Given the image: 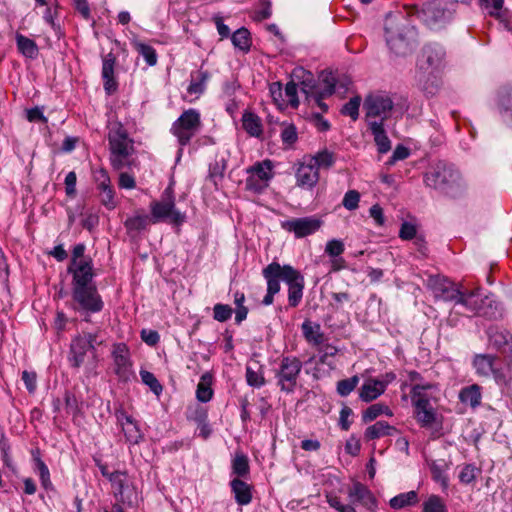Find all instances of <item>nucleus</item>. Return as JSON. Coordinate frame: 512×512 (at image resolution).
I'll return each mask as SVG.
<instances>
[{
	"mask_svg": "<svg viewBox=\"0 0 512 512\" xmlns=\"http://www.w3.org/2000/svg\"><path fill=\"white\" fill-rule=\"evenodd\" d=\"M393 107L394 102L388 95L373 94L367 96L363 104L367 123L378 121L383 124L390 117Z\"/></svg>",
	"mask_w": 512,
	"mask_h": 512,
	"instance_id": "nucleus-7",
	"label": "nucleus"
},
{
	"mask_svg": "<svg viewBox=\"0 0 512 512\" xmlns=\"http://www.w3.org/2000/svg\"><path fill=\"white\" fill-rule=\"evenodd\" d=\"M399 236L403 240H411L416 236V227L408 222L401 225Z\"/></svg>",
	"mask_w": 512,
	"mask_h": 512,
	"instance_id": "nucleus-62",
	"label": "nucleus"
},
{
	"mask_svg": "<svg viewBox=\"0 0 512 512\" xmlns=\"http://www.w3.org/2000/svg\"><path fill=\"white\" fill-rule=\"evenodd\" d=\"M246 380L250 386L254 387H261L265 383L262 373L254 371L250 367L246 369Z\"/></svg>",
	"mask_w": 512,
	"mask_h": 512,
	"instance_id": "nucleus-58",
	"label": "nucleus"
},
{
	"mask_svg": "<svg viewBox=\"0 0 512 512\" xmlns=\"http://www.w3.org/2000/svg\"><path fill=\"white\" fill-rule=\"evenodd\" d=\"M424 183L451 197L458 196L466 187L461 174L452 165L442 161L431 166L424 174Z\"/></svg>",
	"mask_w": 512,
	"mask_h": 512,
	"instance_id": "nucleus-2",
	"label": "nucleus"
},
{
	"mask_svg": "<svg viewBox=\"0 0 512 512\" xmlns=\"http://www.w3.org/2000/svg\"><path fill=\"white\" fill-rule=\"evenodd\" d=\"M381 414L392 415L390 409L387 406L377 403L369 406L364 411L362 418L364 422H370L376 419Z\"/></svg>",
	"mask_w": 512,
	"mask_h": 512,
	"instance_id": "nucleus-47",
	"label": "nucleus"
},
{
	"mask_svg": "<svg viewBox=\"0 0 512 512\" xmlns=\"http://www.w3.org/2000/svg\"><path fill=\"white\" fill-rule=\"evenodd\" d=\"M141 339L149 346H154L159 341V334L156 330L143 328L141 330Z\"/></svg>",
	"mask_w": 512,
	"mask_h": 512,
	"instance_id": "nucleus-61",
	"label": "nucleus"
},
{
	"mask_svg": "<svg viewBox=\"0 0 512 512\" xmlns=\"http://www.w3.org/2000/svg\"><path fill=\"white\" fill-rule=\"evenodd\" d=\"M445 51L439 44H428L426 45L421 54L419 60L420 68L425 70H437L440 69L445 62Z\"/></svg>",
	"mask_w": 512,
	"mask_h": 512,
	"instance_id": "nucleus-17",
	"label": "nucleus"
},
{
	"mask_svg": "<svg viewBox=\"0 0 512 512\" xmlns=\"http://www.w3.org/2000/svg\"><path fill=\"white\" fill-rule=\"evenodd\" d=\"M233 313L232 308L226 304H216L213 307V318L219 322H225L231 318Z\"/></svg>",
	"mask_w": 512,
	"mask_h": 512,
	"instance_id": "nucleus-54",
	"label": "nucleus"
},
{
	"mask_svg": "<svg viewBox=\"0 0 512 512\" xmlns=\"http://www.w3.org/2000/svg\"><path fill=\"white\" fill-rule=\"evenodd\" d=\"M114 66H115V57L109 53L103 59L102 65V77L104 79V88L108 94L113 93L117 84L114 80Z\"/></svg>",
	"mask_w": 512,
	"mask_h": 512,
	"instance_id": "nucleus-26",
	"label": "nucleus"
},
{
	"mask_svg": "<svg viewBox=\"0 0 512 512\" xmlns=\"http://www.w3.org/2000/svg\"><path fill=\"white\" fill-rule=\"evenodd\" d=\"M385 382L380 379L368 378L359 389V397L364 402H371L385 392Z\"/></svg>",
	"mask_w": 512,
	"mask_h": 512,
	"instance_id": "nucleus-23",
	"label": "nucleus"
},
{
	"mask_svg": "<svg viewBox=\"0 0 512 512\" xmlns=\"http://www.w3.org/2000/svg\"><path fill=\"white\" fill-rule=\"evenodd\" d=\"M16 44L19 52L30 59H35L38 56V46L34 40L22 35L16 34Z\"/></svg>",
	"mask_w": 512,
	"mask_h": 512,
	"instance_id": "nucleus-33",
	"label": "nucleus"
},
{
	"mask_svg": "<svg viewBox=\"0 0 512 512\" xmlns=\"http://www.w3.org/2000/svg\"><path fill=\"white\" fill-rule=\"evenodd\" d=\"M77 176L75 172H69L65 177V189L68 196H74L76 193Z\"/></svg>",
	"mask_w": 512,
	"mask_h": 512,
	"instance_id": "nucleus-64",
	"label": "nucleus"
},
{
	"mask_svg": "<svg viewBox=\"0 0 512 512\" xmlns=\"http://www.w3.org/2000/svg\"><path fill=\"white\" fill-rule=\"evenodd\" d=\"M344 252V244L342 241L333 239L327 242L325 253L331 257H337Z\"/></svg>",
	"mask_w": 512,
	"mask_h": 512,
	"instance_id": "nucleus-57",
	"label": "nucleus"
},
{
	"mask_svg": "<svg viewBox=\"0 0 512 512\" xmlns=\"http://www.w3.org/2000/svg\"><path fill=\"white\" fill-rule=\"evenodd\" d=\"M209 79V74L206 71H197L196 73L192 74L191 76V82L187 88V92L190 95H200L204 92L206 88V83Z\"/></svg>",
	"mask_w": 512,
	"mask_h": 512,
	"instance_id": "nucleus-39",
	"label": "nucleus"
},
{
	"mask_svg": "<svg viewBox=\"0 0 512 512\" xmlns=\"http://www.w3.org/2000/svg\"><path fill=\"white\" fill-rule=\"evenodd\" d=\"M113 493L121 502L130 506L136 504L139 499L137 487L132 478L122 471H115L109 475Z\"/></svg>",
	"mask_w": 512,
	"mask_h": 512,
	"instance_id": "nucleus-8",
	"label": "nucleus"
},
{
	"mask_svg": "<svg viewBox=\"0 0 512 512\" xmlns=\"http://www.w3.org/2000/svg\"><path fill=\"white\" fill-rule=\"evenodd\" d=\"M427 288L436 301L454 302L455 304L461 290L460 285L440 275L430 276L427 280Z\"/></svg>",
	"mask_w": 512,
	"mask_h": 512,
	"instance_id": "nucleus-9",
	"label": "nucleus"
},
{
	"mask_svg": "<svg viewBox=\"0 0 512 512\" xmlns=\"http://www.w3.org/2000/svg\"><path fill=\"white\" fill-rule=\"evenodd\" d=\"M360 194L356 190L348 191L343 198L342 204L348 210H355L358 207Z\"/></svg>",
	"mask_w": 512,
	"mask_h": 512,
	"instance_id": "nucleus-56",
	"label": "nucleus"
},
{
	"mask_svg": "<svg viewBox=\"0 0 512 512\" xmlns=\"http://www.w3.org/2000/svg\"><path fill=\"white\" fill-rule=\"evenodd\" d=\"M108 139L112 166L118 170L130 166L133 163V141L120 122L114 121L109 124Z\"/></svg>",
	"mask_w": 512,
	"mask_h": 512,
	"instance_id": "nucleus-4",
	"label": "nucleus"
},
{
	"mask_svg": "<svg viewBox=\"0 0 512 512\" xmlns=\"http://www.w3.org/2000/svg\"><path fill=\"white\" fill-rule=\"evenodd\" d=\"M271 97L273 98V101L279 106L283 107L285 105V100L283 98V91H282V85L279 82H274L270 85L269 88Z\"/></svg>",
	"mask_w": 512,
	"mask_h": 512,
	"instance_id": "nucleus-59",
	"label": "nucleus"
},
{
	"mask_svg": "<svg viewBox=\"0 0 512 512\" xmlns=\"http://www.w3.org/2000/svg\"><path fill=\"white\" fill-rule=\"evenodd\" d=\"M104 340L98 333L83 332L75 336L70 345L69 361L73 367H80L85 362L88 354L96 359V347L101 345Z\"/></svg>",
	"mask_w": 512,
	"mask_h": 512,
	"instance_id": "nucleus-5",
	"label": "nucleus"
},
{
	"mask_svg": "<svg viewBox=\"0 0 512 512\" xmlns=\"http://www.w3.org/2000/svg\"><path fill=\"white\" fill-rule=\"evenodd\" d=\"M510 337H512V335L505 330H495L491 332L489 336L491 344L498 349H503L504 353L505 349H507L510 344Z\"/></svg>",
	"mask_w": 512,
	"mask_h": 512,
	"instance_id": "nucleus-46",
	"label": "nucleus"
},
{
	"mask_svg": "<svg viewBox=\"0 0 512 512\" xmlns=\"http://www.w3.org/2000/svg\"><path fill=\"white\" fill-rule=\"evenodd\" d=\"M301 329L304 338L310 344L320 346L324 343L325 336L321 330L320 324L306 320L303 322Z\"/></svg>",
	"mask_w": 512,
	"mask_h": 512,
	"instance_id": "nucleus-27",
	"label": "nucleus"
},
{
	"mask_svg": "<svg viewBox=\"0 0 512 512\" xmlns=\"http://www.w3.org/2000/svg\"><path fill=\"white\" fill-rule=\"evenodd\" d=\"M173 184L174 182L171 181L165 189L164 197H162L161 215L162 222H166L177 227L185 222L186 214L175 206Z\"/></svg>",
	"mask_w": 512,
	"mask_h": 512,
	"instance_id": "nucleus-14",
	"label": "nucleus"
},
{
	"mask_svg": "<svg viewBox=\"0 0 512 512\" xmlns=\"http://www.w3.org/2000/svg\"><path fill=\"white\" fill-rule=\"evenodd\" d=\"M459 398L462 403L475 408L481 403V389L476 384L465 387L460 391Z\"/></svg>",
	"mask_w": 512,
	"mask_h": 512,
	"instance_id": "nucleus-35",
	"label": "nucleus"
},
{
	"mask_svg": "<svg viewBox=\"0 0 512 512\" xmlns=\"http://www.w3.org/2000/svg\"><path fill=\"white\" fill-rule=\"evenodd\" d=\"M114 371L122 381H128L134 376L130 352L124 343L114 345L113 351Z\"/></svg>",
	"mask_w": 512,
	"mask_h": 512,
	"instance_id": "nucleus-15",
	"label": "nucleus"
},
{
	"mask_svg": "<svg viewBox=\"0 0 512 512\" xmlns=\"http://www.w3.org/2000/svg\"><path fill=\"white\" fill-rule=\"evenodd\" d=\"M385 33L387 45L397 56L410 54L416 46V31L403 17H388Z\"/></svg>",
	"mask_w": 512,
	"mask_h": 512,
	"instance_id": "nucleus-3",
	"label": "nucleus"
},
{
	"mask_svg": "<svg viewBox=\"0 0 512 512\" xmlns=\"http://www.w3.org/2000/svg\"><path fill=\"white\" fill-rule=\"evenodd\" d=\"M272 168L273 165L270 160L257 162L248 168L247 172L249 173V176L245 183L246 189L254 192L264 190L273 177Z\"/></svg>",
	"mask_w": 512,
	"mask_h": 512,
	"instance_id": "nucleus-12",
	"label": "nucleus"
},
{
	"mask_svg": "<svg viewBox=\"0 0 512 512\" xmlns=\"http://www.w3.org/2000/svg\"><path fill=\"white\" fill-rule=\"evenodd\" d=\"M212 376L208 373L202 375L196 390V397L200 402H208L213 396L211 388Z\"/></svg>",
	"mask_w": 512,
	"mask_h": 512,
	"instance_id": "nucleus-41",
	"label": "nucleus"
},
{
	"mask_svg": "<svg viewBox=\"0 0 512 512\" xmlns=\"http://www.w3.org/2000/svg\"><path fill=\"white\" fill-rule=\"evenodd\" d=\"M444 10L436 2L427 3L423 9L424 20L429 26L436 25L444 18Z\"/></svg>",
	"mask_w": 512,
	"mask_h": 512,
	"instance_id": "nucleus-40",
	"label": "nucleus"
},
{
	"mask_svg": "<svg viewBox=\"0 0 512 512\" xmlns=\"http://www.w3.org/2000/svg\"><path fill=\"white\" fill-rule=\"evenodd\" d=\"M419 501L418 493L414 490L406 493H400L390 499L391 508L399 510L417 504Z\"/></svg>",
	"mask_w": 512,
	"mask_h": 512,
	"instance_id": "nucleus-34",
	"label": "nucleus"
},
{
	"mask_svg": "<svg viewBox=\"0 0 512 512\" xmlns=\"http://www.w3.org/2000/svg\"><path fill=\"white\" fill-rule=\"evenodd\" d=\"M319 351L321 353L320 361L322 363H327L329 357H333L337 353V348L331 344H322L319 346Z\"/></svg>",
	"mask_w": 512,
	"mask_h": 512,
	"instance_id": "nucleus-63",
	"label": "nucleus"
},
{
	"mask_svg": "<svg viewBox=\"0 0 512 512\" xmlns=\"http://www.w3.org/2000/svg\"><path fill=\"white\" fill-rule=\"evenodd\" d=\"M430 470H431L432 478L436 482L440 483L443 488H447L448 487V478L446 476L447 465L444 462L439 463V462L433 461L430 464Z\"/></svg>",
	"mask_w": 512,
	"mask_h": 512,
	"instance_id": "nucleus-45",
	"label": "nucleus"
},
{
	"mask_svg": "<svg viewBox=\"0 0 512 512\" xmlns=\"http://www.w3.org/2000/svg\"><path fill=\"white\" fill-rule=\"evenodd\" d=\"M117 418L122 427V431L126 440L132 444L138 443L139 439L141 438V434L136 422L132 419V417L128 416L124 412H120Z\"/></svg>",
	"mask_w": 512,
	"mask_h": 512,
	"instance_id": "nucleus-24",
	"label": "nucleus"
},
{
	"mask_svg": "<svg viewBox=\"0 0 512 512\" xmlns=\"http://www.w3.org/2000/svg\"><path fill=\"white\" fill-rule=\"evenodd\" d=\"M231 488L239 505H247L251 502L252 494L249 484L236 478L231 481Z\"/></svg>",
	"mask_w": 512,
	"mask_h": 512,
	"instance_id": "nucleus-31",
	"label": "nucleus"
},
{
	"mask_svg": "<svg viewBox=\"0 0 512 512\" xmlns=\"http://www.w3.org/2000/svg\"><path fill=\"white\" fill-rule=\"evenodd\" d=\"M201 127L200 113L195 109L184 111L173 123L171 132L181 145H186Z\"/></svg>",
	"mask_w": 512,
	"mask_h": 512,
	"instance_id": "nucleus-6",
	"label": "nucleus"
},
{
	"mask_svg": "<svg viewBox=\"0 0 512 512\" xmlns=\"http://www.w3.org/2000/svg\"><path fill=\"white\" fill-rule=\"evenodd\" d=\"M152 215L137 211L133 216L128 217L124 226L131 236H136L146 230L151 224L160 220V203L153 202L151 205Z\"/></svg>",
	"mask_w": 512,
	"mask_h": 512,
	"instance_id": "nucleus-13",
	"label": "nucleus"
},
{
	"mask_svg": "<svg viewBox=\"0 0 512 512\" xmlns=\"http://www.w3.org/2000/svg\"><path fill=\"white\" fill-rule=\"evenodd\" d=\"M303 76L301 82V92L306 95V98L313 100L322 111H327V105L322 101L326 96H322L318 91V86L315 85L313 75L304 70L300 71Z\"/></svg>",
	"mask_w": 512,
	"mask_h": 512,
	"instance_id": "nucleus-21",
	"label": "nucleus"
},
{
	"mask_svg": "<svg viewBox=\"0 0 512 512\" xmlns=\"http://www.w3.org/2000/svg\"><path fill=\"white\" fill-rule=\"evenodd\" d=\"M435 386L431 383H416L411 389V400L414 408L424 407L431 405L428 391L433 389Z\"/></svg>",
	"mask_w": 512,
	"mask_h": 512,
	"instance_id": "nucleus-29",
	"label": "nucleus"
},
{
	"mask_svg": "<svg viewBox=\"0 0 512 512\" xmlns=\"http://www.w3.org/2000/svg\"><path fill=\"white\" fill-rule=\"evenodd\" d=\"M423 512H447V508L439 496L431 495L423 503Z\"/></svg>",
	"mask_w": 512,
	"mask_h": 512,
	"instance_id": "nucleus-49",
	"label": "nucleus"
},
{
	"mask_svg": "<svg viewBox=\"0 0 512 512\" xmlns=\"http://www.w3.org/2000/svg\"><path fill=\"white\" fill-rule=\"evenodd\" d=\"M321 220L315 217H303L287 220L282 227L293 232L297 238H302L315 233L321 227Z\"/></svg>",
	"mask_w": 512,
	"mask_h": 512,
	"instance_id": "nucleus-16",
	"label": "nucleus"
},
{
	"mask_svg": "<svg viewBox=\"0 0 512 512\" xmlns=\"http://www.w3.org/2000/svg\"><path fill=\"white\" fill-rule=\"evenodd\" d=\"M415 417L417 422L426 428H432L440 424L437 413L432 405L415 408Z\"/></svg>",
	"mask_w": 512,
	"mask_h": 512,
	"instance_id": "nucleus-30",
	"label": "nucleus"
},
{
	"mask_svg": "<svg viewBox=\"0 0 512 512\" xmlns=\"http://www.w3.org/2000/svg\"><path fill=\"white\" fill-rule=\"evenodd\" d=\"M262 274L267 281V293L262 301L264 305L273 303L274 295L280 291V280L289 286V305L296 307L300 303L303 296L304 277L299 271L290 265L281 266L277 262H272L263 269Z\"/></svg>",
	"mask_w": 512,
	"mask_h": 512,
	"instance_id": "nucleus-1",
	"label": "nucleus"
},
{
	"mask_svg": "<svg viewBox=\"0 0 512 512\" xmlns=\"http://www.w3.org/2000/svg\"><path fill=\"white\" fill-rule=\"evenodd\" d=\"M358 376L343 379L337 383V392L341 396H348L358 385Z\"/></svg>",
	"mask_w": 512,
	"mask_h": 512,
	"instance_id": "nucleus-52",
	"label": "nucleus"
},
{
	"mask_svg": "<svg viewBox=\"0 0 512 512\" xmlns=\"http://www.w3.org/2000/svg\"><path fill=\"white\" fill-rule=\"evenodd\" d=\"M302 369L301 361L296 357H283L276 373L281 390L292 392Z\"/></svg>",
	"mask_w": 512,
	"mask_h": 512,
	"instance_id": "nucleus-10",
	"label": "nucleus"
},
{
	"mask_svg": "<svg viewBox=\"0 0 512 512\" xmlns=\"http://www.w3.org/2000/svg\"><path fill=\"white\" fill-rule=\"evenodd\" d=\"M68 271L73 275V287L91 285L94 277L92 260L71 262Z\"/></svg>",
	"mask_w": 512,
	"mask_h": 512,
	"instance_id": "nucleus-18",
	"label": "nucleus"
},
{
	"mask_svg": "<svg viewBox=\"0 0 512 512\" xmlns=\"http://www.w3.org/2000/svg\"><path fill=\"white\" fill-rule=\"evenodd\" d=\"M377 145L379 153H387L391 149V142L384 130L382 122L370 121L368 124Z\"/></svg>",
	"mask_w": 512,
	"mask_h": 512,
	"instance_id": "nucleus-28",
	"label": "nucleus"
},
{
	"mask_svg": "<svg viewBox=\"0 0 512 512\" xmlns=\"http://www.w3.org/2000/svg\"><path fill=\"white\" fill-rule=\"evenodd\" d=\"M131 44L133 46V48L140 54L143 56V58L145 59L146 63L149 65V66H154L157 64V53H156V50L151 47L150 45L142 42L141 40L137 39V38H133L131 40Z\"/></svg>",
	"mask_w": 512,
	"mask_h": 512,
	"instance_id": "nucleus-38",
	"label": "nucleus"
},
{
	"mask_svg": "<svg viewBox=\"0 0 512 512\" xmlns=\"http://www.w3.org/2000/svg\"><path fill=\"white\" fill-rule=\"evenodd\" d=\"M281 138L283 143L292 145L297 140V132L294 125H287L281 132Z\"/></svg>",
	"mask_w": 512,
	"mask_h": 512,
	"instance_id": "nucleus-60",
	"label": "nucleus"
},
{
	"mask_svg": "<svg viewBox=\"0 0 512 512\" xmlns=\"http://www.w3.org/2000/svg\"><path fill=\"white\" fill-rule=\"evenodd\" d=\"M248 457L242 452H236L232 459V471L239 477H244L249 473Z\"/></svg>",
	"mask_w": 512,
	"mask_h": 512,
	"instance_id": "nucleus-43",
	"label": "nucleus"
},
{
	"mask_svg": "<svg viewBox=\"0 0 512 512\" xmlns=\"http://www.w3.org/2000/svg\"><path fill=\"white\" fill-rule=\"evenodd\" d=\"M242 124L250 136L259 137L262 134V123L256 114L245 112L242 116Z\"/></svg>",
	"mask_w": 512,
	"mask_h": 512,
	"instance_id": "nucleus-36",
	"label": "nucleus"
},
{
	"mask_svg": "<svg viewBox=\"0 0 512 512\" xmlns=\"http://www.w3.org/2000/svg\"><path fill=\"white\" fill-rule=\"evenodd\" d=\"M348 496L353 503H360L369 511L374 512L377 508L375 496L367 486L360 482H355L348 488Z\"/></svg>",
	"mask_w": 512,
	"mask_h": 512,
	"instance_id": "nucleus-19",
	"label": "nucleus"
},
{
	"mask_svg": "<svg viewBox=\"0 0 512 512\" xmlns=\"http://www.w3.org/2000/svg\"><path fill=\"white\" fill-rule=\"evenodd\" d=\"M231 40L233 45L242 51H248L250 49V33L245 28H240L237 31H235L231 37Z\"/></svg>",
	"mask_w": 512,
	"mask_h": 512,
	"instance_id": "nucleus-44",
	"label": "nucleus"
},
{
	"mask_svg": "<svg viewBox=\"0 0 512 512\" xmlns=\"http://www.w3.org/2000/svg\"><path fill=\"white\" fill-rule=\"evenodd\" d=\"M480 469L472 464H466L459 472V480L462 484L468 485L473 483L480 474Z\"/></svg>",
	"mask_w": 512,
	"mask_h": 512,
	"instance_id": "nucleus-48",
	"label": "nucleus"
},
{
	"mask_svg": "<svg viewBox=\"0 0 512 512\" xmlns=\"http://www.w3.org/2000/svg\"><path fill=\"white\" fill-rule=\"evenodd\" d=\"M72 296L75 302V310L96 313L103 308L101 297L93 285L73 287Z\"/></svg>",
	"mask_w": 512,
	"mask_h": 512,
	"instance_id": "nucleus-11",
	"label": "nucleus"
},
{
	"mask_svg": "<svg viewBox=\"0 0 512 512\" xmlns=\"http://www.w3.org/2000/svg\"><path fill=\"white\" fill-rule=\"evenodd\" d=\"M482 298L478 290L467 291L461 288L455 305H461L466 313H479L482 306Z\"/></svg>",
	"mask_w": 512,
	"mask_h": 512,
	"instance_id": "nucleus-22",
	"label": "nucleus"
},
{
	"mask_svg": "<svg viewBox=\"0 0 512 512\" xmlns=\"http://www.w3.org/2000/svg\"><path fill=\"white\" fill-rule=\"evenodd\" d=\"M306 159L317 168V171L319 172V169H329L333 166L335 163V155L333 152H330L327 149H323L319 152H317L315 155H309L305 156Z\"/></svg>",
	"mask_w": 512,
	"mask_h": 512,
	"instance_id": "nucleus-32",
	"label": "nucleus"
},
{
	"mask_svg": "<svg viewBox=\"0 0 512 512\" xmlns=\"http://www.w3.org/2000/svg\"><path fill=\"white\" fill-rule=\"evenodd\" d=\"M498 106L505 121L512 126V85L504 86L499 90Z\"/></svg>",
	"mask_w": 512,
	"mask_h": 512,
	"instance_id": "nucleus-25",
	"label": "nucleus"
},
{
	"mask_svg": "<svg viewBox=\"0 0 512 512\" xmlns=\"http://www.w3.org/2000/svg\"><path fill=\"white\" fill-rule=\"evenodd\" d=\"M361 104V97L355 96L349 100L341 109L343 115L349 116L353 121L359 117V107Z\"/></svg>",
	"mask_w": 512,
	"mask_h": 512,
	"instance_id": "nucleus-50",
	"label": "nucleus"
},
{
	"mask_svg": "<svg viewBox=\"0 0 512 512\" xmlns=\"http://www.w3.org/2000/svg\"><path fill=\"white\" fill-rule=\"evenodd\" d=\"M139 374L143 384L147 385L158 396L160 394V385L155 375L143 367L140 369Z\"/></svg>",
	"mask_w": 512,
	"mask_h": 512,
	"instance_id": "nucleus-53",
	"label": "nucleus"
},
{
	"mask_svg": "<svg viewBox=\"0 0 512 512\" xmlns=\"http://www.w3.org/2000/svg\"><path fill=\"white\" fill-rule=\"evenodd\" d=\"M319 180V172L307 159L299 165L296 171L297 185L303 188H313Z\"/></svg>",
	"mask_w": 512,
	"mask_h": 512,
	"instance_id": "nucleus-20",
	"label": "nucleus"
},
{
	"mask_svg": "<svg viewBox=\"0 0 512 512\" xmlns=\"http://www.w3.org/2000/svg\"><path fill=\"white\" fill-rule=\"evenodd\" d=\"M394 432H396V429L393 426H390L387 422L377 421L366 429L365 437L368 440H373L383 436L392 435Z\"/></svg>",
	"mask_w": 512,
	"mask_h": 512,
	"instance_id": "nucleus-37",
	"label": "nucleus"
},
{
	"mask_svg": "<svg viewBox=\"0 0 512 512\" xmlns=\"http://www.w3.org/2000/svg\"><path fill=\"white\" fill-rule=\"evenodd\" d=\"M474 367L478 374L488 376L494 371V358L489 355H477L474 359Z\"/></svg>",
	"mask_w": 512,
	"mask_h": 512,
	"instance_id": "nucleus-42",
	"label": "nucleus"
},
{
	"mask_svg": "<svg viewBox=\"0 0 512 512\" xmlns=\"http://www.w3.org/2000/svg\"><path fill=\"white\" fill-rule=\"evenodd\" d=\"M285 97L287 98L286 102L289 103L292 107H298L299 100L297 97V85L293 81H290L286 84Z\"/></svg>",
	"mask_w": 512,
	"mask_h": 512,
	"instance_id": "nucleus-55",
	"label": "nucleus"
},
{
	"mask_svg": "<svg viewBox=\"0 0 512 512\" xmlns=\"http://www.w3.org/2000/svg\"><path fill=\"white\" fill-rule=\"evenodd\" d=\"M335 84L336 80L332 73H322L321 87H318V91L322 96H331L335 91Z\"/></svg>",
	"mask_w": 512,
	"mask_h": 512,
	"instance_id": "nucleus-51",
	"label": "nucleus"
}]
</instances>
